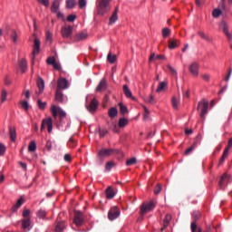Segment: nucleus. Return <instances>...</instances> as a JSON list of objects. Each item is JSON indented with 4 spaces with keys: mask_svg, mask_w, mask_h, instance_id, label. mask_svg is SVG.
Wrapping results in <instances>:
<instances>
[{
    "mask_svg": "<svg viewBox=\"0 0 232 232\" xmlns=\"http://www.w3.org/2000/svg\"><path fill=\"white\" fill-rule=\"evenodd\" d=\"M111 0H98V14L104 15L106 12H110V3Z\"/></svg>",
    "mask_w": 232,
    "mask_h": 232,
    "instance_id": "1",
    "label": "nucleus"
},
{
    "mask_svg": "<svg viewBox=\"0 0 232 232\" xmlns=\"http://www.w3.org/2000/svg\"><path fill=\"white\" fill-rule=\"evenodd\" d=\"M153 209H155V203H153V201L149 203H142L140 208V217H144L146 213H150V211H153Z\"/></svg>",
    "mask_w": 232,
    "mask_h": 232,
    "instance_id": "2",
    "label": "nucleus"
},
{
    "mask_svg": "<svg viewBox=\"0 0 232 232\" xmlns=\"http://www.w3.org/2000/svg\"><path fill=\"white\" fill-rule=\"evenodd\" d=\"M51 112L53 119H57V117H60V121H63V119L66 118V113L61 109V107H56L55 105H53L51 107Z\"/></svg>",
    "mask_w": 232,
    "mask_h": 232,
    "instance_id": "3",
    "label": "nucleus"
},
{
    "mask_svg": "<svg viewBox=\"0 0 232 232\" xmlns=\"http://www.w3.org/2000/svg\"><path fill=\"white\" fill-rule=\"evenodd\" d=\"M41 50V41L39 38H35L34 41V50L32 53V64H34V61H35V55H39V52Z\"/></svg>",
    "mask_w": 232,
    "mask_h": 232,
    "instance_id": "4",
    "label": "nucleus"
},
{
    "mask_svg": "<svg viewBox=\"0 0 232 232\" xmlns=\"http://www.w3.org/2000/svg\"><path fill=\"white\" fill-rule=\"evenodd\" d=\"M117 150L113 149H102L98 151V157L100 159H106V157H111Z\"/></svg>",
    "mask_w": 232,
    "mask_h": 232,
    "instance_id": "5",
    "label": "nucleus"
},
{
    "mask_svg": "<svg viewBox=\"0 0 232 232\" xmlns=\"http://www.w3.org/2000/svg\"><path fill=\"white\" fill-rule=\"evenodd\" d=\"M208 106H209V103L206 100H203L198 102V110L201 111L200 117H202V119H204V116L206 115V113H208Z\"/></svg>",
    "mask_w": 232,
    "mask_h": 232,
    "instance_id": "6",
    "label": "nucleus"
},
{
    "mask_svg": "<svg viewBox=\"0 0 232 232\" xmlns=\"http://www.w3.org/2000/svg\"><path fill=\"white\" fill-rule=\"evenodd\" d=\"M198 218H200V211H198V210L193 211V213H192L193 222L190 224L191 232L197 231L198 226H197V223H195V222H197V220H198Z\"/></svg>",
    "mask_w": 232,
    "mask_h": 232,
    "instance_id": "7",
    "label": "nucleus"
},
{
    "mask_svg": "<svg viewBox=\"0 0 232 232\" xmlns=\"http://www.w3.org/2000/svg\"><path fill=\"white\" fill-rule=\"evenodd\" d=\"M46 126H47L48 133H52V130H53V124L52 121V118L43 120L41 129H40L41 131H43V130H44L46 128Z\"/></svg>",
    "mask_w": 232,
    "mask_h": 232,
    "instance_id": "8",
    "label": "nucleus"
},
{
    "mask_svg": "<svg viewBox=\"0 0 232 232\" xmlns=\"http://www.w3.org/2000/svg\"><path fill=\"white\" fill-rule=\"evenodd\" d=\"M228 182H231V177L227 173L223 174L218 182L219 188L226 189V185Z\"/></svg>",
    "mask_w": 232,
    "mask_h": 232,
    "instance_id": "9",
    "label": "nucleus"
},
{
    "mask_svg": "<svg viewBox=\"0 0 232 232\" xmlns=\"http://www.w3.org/2000/svg\"><path fill=\"white\" fill-rule=\"evenodd\" d=\"M120 215L121 209L117 207H112L108 213V218L109 220H115V218H119Z\"/></svg>",
    "mask_w": 232,
    "mask_h": 232,
    "instance_id": "10",
    "label": "nucleus"
},
{
    "mask_svg": "<svg viewBox=\"0 0 232 232\" xmlns=\"http://www.w3.org/2000/svg\"><path fill=\"white\" fill-rule=\"evenodd\" d=\"M73 222L76 226H81L84 222V214L81 211L74 212V219Z\"/></svg>",
    "mask_w": 232,
    "mask_h": 232,
    "instance_id": "11",
    "label": "nucleus"
},
{
    "mask_svg": "<svg viewBox=\"0 0 232 232\" xmlns=\"http://www.w3.org/2000/svg\"><path fill=\"white\" fill-rule=\"evenodd\" d=\"M72 34H73V27L71 25H66L62 28V35L63 39H68L72 37Z\"/></svg>",
    "mask_w": 232,
    "mask_h": 232,
    "instance_id": "12",
    "label": "nucleus"
},
{
    "mask_svg": "<svg viewBox=\"0 0 232 232\" xmlns=\"http://www.w3.org/2000/svg\"><path fill=\"white\" fill-rule=\"evenodd\" d=\"M68 80H66V78L61 77L58 79L56 90L61 92L62 90H68Z\"/></svg>",
    "mask_w": 232,
    "mask_h": 232,
    "instance_id": "13",
    "label": "nucleus"
},
{
    "mask_svg": "<svg viewBox=\"0 0 232 232\" xmlns=\"http://www.w3.org/2000/svg\"><path fill=\"white\" fill-rule=\"evenodd\" d=\"M106 90H108V82L106 81V78H102L96 87L95 92H106Z\"/></svg>",
    "mask_w": 232,
    "mask_h": 232,
    "instance_id": "14",
    "label": "nucleus"
},
{
    "mask_svg": "<svg viewBox=\"0 0 232 232\" xmlns=\"http://www.w3.org/2000/svg\"><path fill=\"white\" fill-rule=\"evenodd\" d=\"M98 106H99V102L97 101V99L93 98L90 102L89 106H86V108L88 111L92 113L97 110Z\"/></svg>",
    "mask_w": 232,
    "mask_h": 232,
    "instance_id": "15",
    "label": "nucleus"
},
{
    "mask_svg": "<svg viewBox=\"0 0 232 232\" xmlns=\"http://www.w3.org/2000/svg\"><path fill=\"white\" fill-rule=\"evenodd\" d=\"M188 70H189L191 75H193L194 77H198V63H192L189 65Z\"/></svg>",
    "mask_w": 232,
    "mask_h": 232,
    "instance_id": "16",
    "label": "nucleus"
},
{
    "mask_svg": "<svg viewBox=\"0 0 232 232\" xmlns=\"http://www.w3.org/2000/svg\"><path fill=\"white\" fill-rule=\"evenodd\" d=\"M122 90L127 99H131V101H137V99L133 97V94L131 93V90H130L127 84L123 85Z\"/></svg>",
    "mask_w": 232,
    "mask_h": 232,
    "instance_id": "17",
    "label": "nucleus"
},
{
    "mask_svg": "<svg viewBox=\"0 0 232 232\" xmlns=\"http://www.w3.org/2000/svg\"><path fill=\"white\" fill-rule=\"evenodd\" d=\"M37 87L39 92H36V96L41 95V93L44 92V80H43V78L41 77L37 79Z\"/></svg>",
    "mask_w": 232,
    "mask_h": 232,
    "instance_id": "18",
    "label": "nucleus"
},
{
    "mask_svg": "<svg viewBox=\"0 0 232 232\" xmlns=\"http://www.w3.org/2000/svg\"><path fill=\"white\" fill-rule=\"evenodd\" d=\"M119 14V7H116L114 12L112 13L111 16L109 19V24H114V23H117L119 20V16L117 15Z\"/></svg>",
    "mask_w": 232,
    "mask_h": 232,
    "instance_id": "19",
    "label": "nucleus"
},
{
    "mask_svg": "<svg viewBox=\"0 0 232 232\" xmlns=\"http://www.w3.org/2000/svg\"><path fill=\"white\" fill-rule=\"evenodd\" d=\"M88 39V33L86 32H82V33H78L75 36H74V41L76 43H79V41H84Z\"/></svg>",
    "mask_w": 232,
    "mask_h": 232,
    "instance_id": "20",
    "label": "nucleus"
},
{
    "mask_svg": "<svg viewBox=\"0 0 232 232\" xmlns=\"http://www.w3.org/2000/svg\"><path fill=\"white\" fill-rule=\"evenodd\" d=\"M66 228V223L64 221H56L55 232H63Z\"/></svg>",
    "mask_w": 232,
    "mask_h": 232,
    "instance_id": "21",
    "label": "nucleus"
},
{
    "mask_svg": "<svg viewBox=\"0 0 232 232\" xmlns=\"http://www.w3.org/2000/svg\"><path fill=\"white\" fill-rule=\"evenodd\" d=\"M179 44H180L179 40H177V39L169 40V50H175V48H179Z\"/></svg>",
    "mask_w": 232,
    "mask_h": 232,
    "instance_id": "22",
    "label": "nucleus"
},
{
    "mask_svg": "<svg viewBox=\"0 0 232 232\" xmlns=\"http://www.w3.org/2000/svg\"><path fill=\"white\" fill-rule=\"evenodd\" d=\"M169 222H171V214H167L163 221V227H161V231H164L166 227L169 226Z\"/></svg>",
    "mask_w": 232,
    "mask_h": 232,
    "instance_id": "23",
    "label": "nucleus"
},
{
    "mask_svg": "<svg viewBox=\"0 0 232 232\" xmlns=\"http://www.w3.org/2000/svg\"><path fill=\"white\" fill-rule=\"evenodd\" d=\"M23 204H24V199H23V198H20L17 200L16 204H14L12 208L13 213H15V211H17V209H19V208H21Z\"/></svg>",
    "mask_w": 232,
    "mask_h": 232,
    "instance_id": "24",
    "label": "nucleus"
},
{
    "mask_svg": "<svg viewBox=\"0 0 232 232\" xmlns=\"http://www.w3.org/2000/svg\"><path fill=\"white\" fill-rule=\"evenodd\" d=\"M168 88V82H160L156 90V93H160V92H165Z\"/></svg>",
    "mask_w": 232,
    "mask_h": 232,
    "instance_id": "25",
    "label": "nucleus"
},
{
    "mask_svg": "<svg viewBox=\"0 0 232 232\" xmlns=\"http://www.w3.org/2000/svg\"><path fill=\"white\" fill-rule=\"evenodd\" d=\"M108 115L111 119H115L117 115H119V111L115 107H111L108 111Z\"/></svg>",
    "mask_w": 232,
    "mask_h": 232,
    "instance_id": "26",
    "label": "nucleus"
},
{
    "mask_svg": "<svg viewBox=\"0 0 232 232\" xmlns=\"http://www.w3.org/2000/svg\"><path fill=\"white\" fill-rule=\"evenodd\" d=\"M219 28L222 30V32L226 34H229V25H227V23L226 21H221L219 24Z\"/></svg>",
    "mask_w": 232,
    "mask_h": 232,
    "instance_id": "27",
    "label": "nucleus"
},
{
    "mask_svg": "<svg viewBox=\"0 0 232 232\" xmlns=\"http://www.w3.org/2000/svg\"><path fill=\"white\" fill-rule=\"evenodd\" d=\"M106 198L111 199L113 197H115V191H113V188L111 187H108L105 190Z\"/></svg>",
    "mask_w": 232,
    "mask_h": 232,
    "instance_id": "28",
    "label": "nucleus"
},
{
    "mask_svg": "<svg viewBox=\"0 0 232 232\" xmlns=\"http://www.w3.org/2000/svg\"><path fill=\"white\" fill-rule=\"evenodd\" d=\"M9 135H10V140L12 142H15V139L17 138V133L15 132V128H9Z\"/></svg>",
    "mask_w": 232,
    "mask_h": 232,
    "instance_id": "29",
    "label": "nucleus"
},
{
    "mask_svg": "<svg viewBox=\"0 0 232 232\" xmlns=\"http://www.w3.org/2000/svg\"><path fill=\"white\" fill-rule=\"evenodd\" d=\"M28 64L26 63V60L25 59H22L19 63V67L22 71V73H24V72H26V68H27Z\"/></svg>",
    "mask_w": 232,
    "mask_h": 232,
    "instance_id": "30",
    "label": "nucleus"
},
{
    "mask_svg": "<svg viewBox=\"0 0 232 232\" xmlns=\"http://www.w3.org/2000/svg\"><path fill=\"white\" fill-rule=\"evenodd\" d=\"M55 101H57V102H63V92L60 91L59 89L56 90V92H55Z\"/></svg>",
    "mask_w": 232,
    "mask_h": 232,
    "instance_id": "31",
    "label": "nucleus"
},
{
    "mask_svg": "<svg viewBox=\"0 0 232 232\" xmlns=\"http://www.w3.org/2000/svg\"><path fill=\"white\" fill-rule=\"evenodd\" d=\"M61 5V3H59V0H55L53 1L52 6H51V11L53 13H57V11L59 10V5Z\"/></svg>",
    "mask_w": 232,
    "mask_h": 232,
    "instance_id": "32",
    "label": "nucleus"
},
{
    "mask_svg": "<svg viewBox=\"0 0 232 232\" xmlns=\"http://www.w3.org/2000/svg\"><path fill=\"white\" fill-rule=\"evenodd\" d=\"M118 126H119V128H124V127L128 126V119L120 118Z\"/></svg>",
    "mask_w": 232,
    "mask_h": 232,
    "instance_id": "33",
    "label": "nucleus"
},
{
    "mask_svg": "<svg viewBox=\"0 0 232 232\" xmlns=\"http://www.w3.org/2000/svg\"><path fill=\"white\" fill-rule=\"evenodd\" d=\"M22 227L24 229H28V227H30V218H26L22 220Z\"/></svg>",
    "mask_w": 232,
    "mask_h": 232,
    "instance_id": "34",
    "label": "nucleus"
},
{
    "mask_svg": "<svg viewBox=\"0 0 232 232\" xmlns=\"http://www.w3.org/2000/svg\"><path fill=\"white\" fill-rule=\"evenodd\" d=\"M75 5H77V0H66V8H74Z\"/></svg>",
    "mask_w": 232,
    "mask_h": 232,
    "instance_id": "35",
    "label": "nucleus"
},
{
    "mask_svg": "<svg viewBox=\"0 0 232 232\" xmlns=\"http://www.w3.org/2000/svg\"><path fill=\"white\" fill-rule=\"evenodd\" d=\"M145 102H148V104H155V96L149 95L144 98Z\"/></svg>",
    "mask_w": 232,
    "mask_h": 232,
    "instance_id": "36",
    "label": "nucleus"
},
{
    "mask_svg": "<svg viewBox=\"0 0 232 232\" xmlns=\"http://www.w3.org/2000/svg\"><path fill=\"white\" fill-rule=\"evenodd\" d=\"M198 35H199V37H201V39L208 41V43H211V38L209 36L206 35V34L204 32L199 31L198 33Z\"/></svg>",
    "mask_w": 232,
    "mask_h": 232,
    "instance_id": "37",
    "label": "nucleus"
},
{
    "mask_svg": "<svg viewBox=\"0 0 232 232\" xmlns=\"http://www.w3.org/2000/svg\"><path fill=\"white\" fill-rule=\"evenodd\" d=\"M119 106H120V113H121V115H126V113H128V107H126V105L122 103H119Z\"/></svg>",
    "mask_w": 232,
    "mask_h": 232,
    "instance_id": "38",
    "label": "nucleus"
},
{
    "mask_svg": "<svg viewBox=\"0 0 232 232\" xmlns=\"http://www.w3.org/2000/svg\"><path fill=\"white\" fill-rule=\"evenodd\" d=\"M36 215L38 218H46L47 212L46 210L41 208L40 210L37 211Z\"/></svg>",
    "mask_w": 232,
    "mask_h": 232,
    "instance_id": "39",
    "label": "nucleus"
},
{
    "mask_svg": "<svg viewBox=\"0 0 232 232\" xmlns=\"http://www.w3.org/2000/svg\"><path fill=\"white\" fill-rule=\"evenodd\" d=\"M227 155H229V152H227V150H225L219 160V166H221V164H224V160L227 159Z\"/></svg>",
    "mask_w": 232,
    "mask_h": 232,
    "instance_id": "40",
    "label": "nucleus"
},
{
    "mask_svg": "<svg viewBox=\"0 0 232 232\" xmlns=\"http://www.w3.org/2000/svg\"><path fill=\"white\" fill-rule=\"evenodd\" d=\"M220 15H222V11L220 9H214L213 12H212V16L215 18V19H218V17H220Z\"/></svg>",
    "mask_w": 232,
    "mask_h": 232,
    "instance_id": "41",
    "label": "nucleus"
},
{
    "mask_svg": "<svg viewBox=\"0 0 232 232\" xmlns=\"http://www.w3.org/2000/svg\"><path fill=\"white\" fill-rule=\"evenodd\" d=\"M69 148H75L77 146V140H73V137H71L68 141Z\"/></svg>",
    "mask_w": 232,
    "mask_h": 232,
    "instance_id": "42",
    "label": "nucleus"
},
{
    "mask_svg": "<svg viewBox=\"0 0 232 232\" xmlns=\"http://www.w3.org/2000/svg\"><path fill=\"white\" fill-rule=\"evenodd\" d=\"M111 168H115V163L113 161H108L105 165L106 171H111Z\"/></svg>",
    "mask_w": 232,
    "mask_h": 232,
    "instance_id": "43",
    "label": "nucleus"
},
{
    "mask_svg": "<svg viewBox=\"0 0 232 232\" xmlns=\"http://www.w3.org/2000/svg\"><path fill=\"white\" fill-rule=\"evenodd\" d=\"M37 150V145L35 144V141H31L28 146V151H35Z\"/></svg>",
    "mask_w": 232,
    "mask_h": 232,
    "instance_id": "44",
    "label": "nucleus"
},
{
    "mask_svg": "<svg viewBox=\"0 0 232 232\" xmlns=\"http://www.w3.org/2000/svg\"><path fill=\"white\" fill-rule=\"evenodd\" d=\"M107 60L109 61V63H111V64H113V63H115V61H117V56L111 55V53H109L107 56Z\"/></svg>",
    "mask_w": 232,
    "mask_h": 232,
    "instance_id": "45",
    "label": "nucleus"
},
{
    "mask_svg": "<svg viewBox=\"0 0 232 232\" xmlns=\"http://www.w3.org/2000/svg\"><path fill=\"white\" fill-rule=\"evenodd\" d=\"M86 0H78V6L81 10H82V8H86Z\"/></svg>",
    "mask_w": 232,
    "mask_h": 232,
    "instance_id": "46",
    "label": "nucleus"
},
{
    "mask_svg": "<svg viewBox=\"0 0 232 232\" xmlns=\"http://www.w3.org/2000/svg\"><path fill=\"white\" fill-rule=\"evenodd\" d=\"M39 110H44L46 108V102H42L41 100L37 101Z\"/></svg>",
    "mask_w": 232,
    "mask_h": 232,
    "instance_id": "47",
    "label": "nucleus"
},
{
    "mask_svg": "<svg viewBox=\"0 0 232 232\" xmlns=\"http://www.w3.org/2000/svg\"><path fill=\"white\" fill-rule=\"evenodd\" d=\"M169 34H171V31L169 30V28L165 27L162 29V36L163 37H169Z\"/></svg>",
    "mask_w": 232,
    "mask_h": 232,
    "instance_id": "48",
    "label": "nucleus"
},
{
    "mask_svg": "<svg viewBox=\"0 0 232 232\" xmlns=\"http://www.w3.org/2000/svg\"><path fill=\"white\" fill-rule=\"evenodd\" d=\"M160 191H162V185H160V183H158L154 188V193H155V195H159V193H160Z\"/></svg>",
    "mask_w": 232,
    "mask_h": 232,
    "instance_id": "49",
    "label": "nucleus"
},
{
    "mask_svg": "<svg viewBox=\"0 0 232 232\" xmlns=\"http://www.w3.org/2000/svg\"><path fill=\"white\" fill-rule=\"evenodd\" d=\"M5 152L6 147L5 146V144L0 142V157H3V155H5Z\"/></svg>",
    "mask_w": 232,
    "mask_h": 232,
    "instance_id": "50",
    "label": "nucleus"
},
{
    "mask_svg": "<svg viewBox=\"0 0 232 232\" xmlns=\"http://www.w3.org/2000/svg\"><path fill=\"white\" fill-rule=\"evenodd\" d=\"M137 162V159L131 158L130 160H127L126 166H133Z\"/></svg>",
    "mask_w": 232,
    "mask_h": 232,
    "instance_id": "51",
    "label": "nucleus"
},
{
    "mask_svg": "<svg viewBox=\"0 0 232 232\" xmlns=\"http://www.w3.org/2000/svg\"><path fill=\"white\" fill-rule=\"evenodd\" d=\"M168 68L171 75H173V77H177V70H175V68H173L171 65H168Z\"/></svg>",
    "mask_w": 232,
    "mask_h": 232,
    "instance_id": "52",
    "label": "nucleus"
},
{
    "mask_svg": "<svg viewBox=\"0 0 232 232\" xmlns=\"http://www.w3.org/2000/svg\"><path fill=\"white\" fill-rule=\"evenodd\" d=\"M193 151H195V147L193 146H190L189 148H188L185 152H184V155H189L191 153H193Z\"/></svg>",
    "mask_w": 232,
    "mask_h": 232,
    "instance_id": "53",
    "label": "nucleus"
},
{
    "mask_svg": "<svg viewBox=\"0 0 232 232\" xmlns=\"http://www.w3.org/2000/svg\"><path fill=\"white\" fill-rule=\"evenodd\" d=\"M11 39L13 43H17V33L14 30L12 31Z\"/></svg>",
    "mask_w": 232,
    "mask_h": 232,
    "instance_id": "54",
    "label": "nucleus"
},
{
    "mask_svg": "<svg viewBox=\"0 0 232 232\" xmlns=\"http://www.w3.org/2000/svg\"><path fill=\"white\" fill-rule=\"evenodd\" d=\"M143 110H144V114H143L144 119H149L150 110H148V107L146 106H143Z\"/></svg>",
    "mask_w": 232,
    "mask_h": 232,
    "instance_id": "55",
    "label": "nucleus"
},
{
    "mask_svg": "<svg viewBox=\"0 0 232 232\" xmlns=\"http://www.w3.org/2000/svg\"><path fill=\"white\" fill-rule=\"evenodd\" d=\"M231 73H232V70L229 69L228 72H227V74L224 77V81L226 82H228L229 79H231Z\"/></svg>",
    "mask_w": 232,
    "mask_h": 232,
    "instance_id": "56",
    "label": "nucleus"
},
{
    "mask_svg": "<svg viewBox=\"0 0 232 232\" xmlns=\"http://www.w3.org/2000/svg\"><path fill=\"white\" fill-rule=\"evenodd\" d=\"M75 19H77V15H75V14H70L67 16V21L69 23H73V21H75Z\"/></svg>",
    "mask_w": 232,
    "mask_h": 232,
    "instance_id": "57",
    "label": "nucleus"
},
{
    "mask_svg": "<svg viewBox=\"0 0 232 232\" xmlns=\"http://www.w3.org/2000/svg\"><path fill=\"white\" fill-rule=\"evenodd\" d=\"M107 133H108V130H106V129H100L99 130V135L102 138L104 137Z\"/></svg>",
    "mask_w": 232,
    "mask_h": 232,
    "instance_id": "58",
    "label": "nucleus"
},
{
    "mask_svg": "<svg viewBox=\"0 0 232 232\" xmlns=\"http://www.w3.org/2000/svg\"><path fill=\"white\" fill-rule=\"evenodd\" d=\"M46 63H47V64H52V66H53V64H55V58L49 57V58H47Z\"/></svg>",
    "mask_w": 232,
    "mask_h": 232,
    "instance_id": "59",
    "label": "nucleus"
},
{
    "mask_svg": "<svg viewBox=\"0 0 232 232\" xmlns=\"http://www.w3.org/2000/svg\"><path fill=\"white\" fill-rule=\"evenodd\" d=\"M171 104H172V106H173V108H174L175 110H177V108H179V105L177 104V98H176V97H172V99H171Z\"/></svg>",
    "mask_w": 232,
    "mask_h": 232,
    "instance_id": "60",
    "label": "nucleus"
},
{
    "mask_svg": "<svg viewBox=\"0 0 232 232\" xmlns=\"http://www.w3.org/2000/svg\"><path fill=\"white\" fill-rule=\"evenodd\" d=\"M45 149L47 150V151H52V140L46 141Z\"/></svg>",
    "mask_w": 232,
    "mask_h": 232,
    "instance_id": "61",
    "label": "nucleus"
},
{
    "mask_svg": "<svg viewBox=\"0 0 232 232\" xmlns=\"http://www.w3.org/2000/svg\"><path fill=\"white\" fill-rule=\"evenodd\" d=\"M23 217H24V218H30V209H25L23 212Z\"/></svg>",
    "mask_w": 232,
    "mask_h": 232,
    "instance_id": "62",
    "label": "nucleus"
},
{
    "mask_svg": "<svg viewBox=\"0 0 232 232\" xmlns=\"http://www.w3.org/2000/svg\"><path fill=\"white\" fill-rule=\"evenodd\" d=\"M230 148H232V138H230V139L228 140L227 146L226 149H225V150H227V152L229 153V149H230Z\"/></svg>",
    "mask_w": 232,
    "mask_h": 232,
    "instance_id": "63",
    "label": "nucleus"
},
{
    "mask_svg": "<svg viewBox=\"0 0 232 232\" xmlns=\"http://www.w3.org/2000/svg\"><path fill=\"white\" fill-rule=\"evenodd\" d=\"M6 101V91H3L1 94V102H5Z\"/></svg>",
    "mask_w": 232,
    "mask_h": 232,
    "instance_id": "64",
    "label": "nucleus"
}]
</instances>
